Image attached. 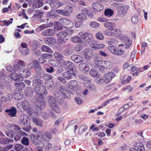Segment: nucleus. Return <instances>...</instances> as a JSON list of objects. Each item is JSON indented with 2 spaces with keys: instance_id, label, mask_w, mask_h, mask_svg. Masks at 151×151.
Returning a JSON list of instances; mask_svg holds the SVG:
<instances>
[{
  "instance_id": "f257e3e1",
  "label": "nucleus",
  "mask_w": 151,
  "mask_h": 151,
  "mask_svg": "<svg viewBox=\"0 0 151 151\" xmlns=\"http://www.w3.org/2000/svg\"><path fill=\"white\" fill-rule=\"evenodd\" d=\"M25 66L24 62L23 61H20L14 65V68L15 71L20 70L19 73L22 75V76L26 78L29 76L31 74L27 69H23Z\"/></svg>"
},
{
  "instance_id": "f03ea898",
  "label": "nucleus",
  "mask_w": 151,
  "mask_h": 151,
  "mask_svg": "<svg viewBox=\"0 0 151 151\" xmlns=\"http://www.w3.org/2000/svg\"><path fill=\"white\" fill-rule=\"evenodd\" d=\"M73 9V7L70 6H68L66 7L64 9H58L56 10V12L58 14L67 17L70 16L69 12H71Z\"/></svg>"
},
{
  "instance_id": "7ed1b4c3",
  "label": "nucleus",
  "mask_w": 151,
  "mask_h": 151,
  "mask_svg": "<svg viewBox=\"0 0 151 151\" xmlns=\"http://www.w3.org/2000/svg\"><path fill=\"white\" fill-rule=\"evenodd\" d=\"M52 137L51 133L49 132H46L44 134L42 132L39 138H41L42 140L47 142H50L52 139Z\"/></svg>"
},
{
  "instance_id": "20e7f679",
  "label": "nucleus",
  "mask_w": 151,
  "mask_h": 151,
  "mask_svg": "<svg viewBox=\"0 0 151 151\" xmlns=\"http://www.w3.org/2000/svg\"><path fill=\"white\" fill-rule=\"evenodd\" d=\"M105 33L108 36H118L120 35L122 32L119 29H106Z\"/></svg>"
},
{
  "instance_id": "39448f33",
  "label": "nucleus",
  "mask_w": 151,
  "mask_h": 151,
  "mask_svg": "<svg viewBox=\"0 0 151 151\" xmlns=\"http://www.w3.org/2000/svg\"><path fill=\"white\" fill-rule=\"evenodd\" d=\"M23 109L27 112L29 114L32 115V111L29 102L26 100H23L22 103Z\"/></svg>"
},
{
  "instance_id": "423d86ee",
  "label": "nucleus",
  "mask_w": 151,
  "mask_h": 151,
  "mask_svg": "<svg viewBox=\"0 0 151 151\" xmlns=\"http://www.w3.org/2000/svg\"><path fill=\"white\" fill-rule=\"evenodd\" d=\"M58 93L60 94V96H62L64 97H66L69 98L70 97V94L68 91L64 86L62 85L60 86L59 88Z\"/></svg>"
},
{
  "instance_id": "0eeeda50",
  "label": "nucleus",
  "mask_w": 151,
  "mask_h": 151,
  "mask_svg": "<svg viewBox=\"0 0 151 151\" xmlns=\"http://www.w3.org/2000/svg\"><path fill=\"white\" fill-rule=\"evenodd\" d=\"M46 2L49 4L51 8H57L63 5L62 2L57 1L56 0H47Z\"/></svg>"
},
{
  "instance_id": "6e6552de",
  "label": "nucleus",
  "mask_w": 151,
  "mask_h": 151,
  "mask_svg": "<svg viewBox=\"0 0 151 151\" xmlns=\"http://www.w3.org/2000/svg\"><path fill=\"white\" fill-rule=\"evenodd\" d=\"M79 35L84 41H87L92 40L93 38V35L89 33L81 32L79 33Z\"/></svg>"
},
{
  "instance_id": "1a4fd4ad",
  "label": "nucleus",
  "mask_w": 151,
  "mask_h": 151,
  "mask_svg": "<svg viewBox=\"0 0 151 151\" xmlns=\"http://www.w3.org/2000/svg\"><path fill=\"white\" fill-rule=\"evenodd\" d=\"M129 151H145L143 144L137 143L135 144L134 147H131Z\"/></svg>"
},
{
  "instance_id": "9d476101",
  "label": "nucleus",
  "mask_w": 151,
  "mask_h": 151,
  "mask_svg": "<svg viewBox=\"0 0 151 151\" xmlns=\"http://www.w3.org/2000/svg\"><path fill=\"white\" fill-rule=\"evenodd\" d=\"M6 128L9 131L12 132H14L21 129L19 127L15 124H9L6 126Z\"/></svg>"
},
{
  "instance_id": "9b49d317",
  "label": "nucleus",
  "mask_w": 151,
  "mask_h": 151,
  "mask_svg": "<svg viewBox=\"0 0 151 151\" xmlns=\"http://www.w3.org/2000/svg\"><path fill=\"white\" fill-rule=\"evenodd\" d=\"M79 86L78 82L75 80H71L66 84V87L70 89L76 90Z\"/></svg>"
},
{
  "instance_id": "f8f14e48",
  "label": "nucleus",
  "mask_w": 151,
  "mask_h": 151,
  "mask_svg": "<svg viewBox=\"0 0 151 151\" xmlns=\"http://www.w3.org/2000/svg\"><path fill=\"white\" fill-rule=\"evenodd\" d=\"M114 73L113 72H110L104 75V81L106 83H108L114 77Z\"/></svg>"
},
{
  "instance_id": "ddd939ff",
  "label": "nucleus",
  "mask_w": 151,
  "mask_h": 151,
  "mask_svg": "<svg viewBox=\"0 0 151 151\" xmlns=\"http://www.w3.org/2000/svg\"><path fill=\"white\" fill-rule=\"evenodd\" d=\"M120 37L124 43L125 44L126 48H128L132 44V40H130L129 37L126 36L121 35Z\"/></svg>"
},
{
  "instance_id": "4468645a",
  "label": "nucleus",
  "mask_w": 151,
  "mask_h": 151,
  "mask_svg": "<svg viewBox=\"0 0 151 151\" xmlns=\"http://www.w3.org/2000/svg\"><path fill=\"white\" fill-rule=\"evenodd\" d=\"M76 73L77 72L68 70L63 73L62 76L64 78L68 80L72 78L73 76H76Z\"/></svg>"
},
{
  "instance_id": "2eb2a0df",
  "label": "nucleus",
  "mask_w": 151,
  "mask_h": 151,
  "mask_svg": "<svg viewBox=\"0 0 151 151\" xmlns=\"http://www.w3.org/2000/svg\"><path fill=\"white\" fill-rule=\"evenodd\" d=\"M67 35L66 32H61L58 34V42L60 45L65 42V38Z\"/></svg>"
},
{
  "instance_id": "dca6fc26",
  "label": "nucleus",
  "mask_w": 151,
  "mask_h": 151,
  "mask_svg": "<svg viewBox=\"0 0 151 151\" xmlns=\"http://www.w3.org/2000/svg\"><path fill=\"white\" fill-rule=\"evenodd\" d=\"M92 7L95 11L99 12L103 9L104 6L99 3L95 2L93 3Z\"/></svg>"
},
{
  "instance_id": "f3484780",
  "label": "nucleus",
  "mask_w": 151,
  "mask_h": 151,
  "mask_svg": "<svg viewBox=\"0 0 151 151\" xmlns=\"http://www.w3.org/2000/svg\"><path fill=\"white\" fill-rule=\"evenodd\" d=\"M43 86L41 84L35 85L34 87V89L36 93L40 97L39 98L41 99L42 97L41 91Z\"/></svg>"
},
{
  "instance_id": "a211bd4d",
  "label": "nucleus",
  "mask_w": 151,
  "mask_h": 151,
  "mask_svg": "<svg viewBox=\"0 0 151 151\" xmlns=\"http://www.w3.org/2000/svg\"><path fill=\"white\" fill-rule=\"evenodd\" d=\"M105 47V45L103 44H98L96 42L92 43L90 45V47L94 50L102 49Z\"/></svg>"
},
{
  "instance_id": "6ab92c4d",
  "label": "nucleus",
  "mask_w": 151,
  "mask_h": 151,
  "mask_svg": "<svg viewBox=\"0 0 151 151\" xmlns=\"http://www.w3.org/2000/svg\"><path fill=\"white\" fill-rule=\"evenodd\" d=\"M82 13H80L78 15H77V18L78 19L83 20H85L87 19V17L85 14V13L88 14V11L86 9H83L82 10Z\"/></svg>"
},
{
  "instance_id": "aec40b11",
  "label": "nucleus",
  "mask_w": 151,
  "mask_h": 151,
  "mask_svg": "<svg viewBox=\"0 0 151 151\" xmlns=\"http://www.w3.org/2000/svg\"><path fill=\"white\" fill-rule=\"evenodd\" d=\"M103 61H101L99 59L94 60L93 63L94 64V68L100 70V68L103 67Z\"/></svg>"
},
{
  "instance_id": "412c9836",
  "label": "nucleus",
  "mask_w": 151,
  "mask_h": 151,
  "mask_svg": "<svg viewBox=\"0 0 151 151\" xmlns=\"http://www.w3.org/2000/svg\"><path fill=\"white\" fill-rule=\"evenodd\" d=\"M27 116L24 114H22L21 116L19 119L20 124L22 126H26L27 125Z\"/></svg>"
},
{
  "instance_id": "4be33fe9",
  "label": "nucleus",
  "mask_w": 151,
  "mask_h": 151,
  "mask_svg": "<svg viewBox=\"0 0 151 151\" xmlns=\"http://www.w3.org/2000/svg\"><path fill=\"white\" fill-rule=\"evenodd\" d=\"M80 69L84 73H86L88 72L89 70V68L88 64L84 63H81L79 65Z\"/></svg>"
},
{
  "instance_id": "5701e85b",
  "label": "nucleus",
  "mask_w": 151,
  "mask_h": 151,
  "mask_svg": "<svg viewBox=\"0 0 151 151\" xmlns=\"http://www.w3.org/2000/svg\"><path fill=\"white\" fill-rule=\"evenodd\" d=\"M129 6L128 5H124V6H120V11H119V16L121 17H123L126 13L127 11L128 10Z\"/></svg>"
},
{
  "instance_id": "b1692460",
  "label": "nucleus",
  "mask_w": 151,
  "mask_h": 151,
  "mask_svg": "<svg viewBox=\"0 0 151 151\" xmlns=\"http://www.w3.org/2000/svg\"><path fill=\"white\" fill-rule=\"evenodd\" d=\"M55 33V30L53 29H46L42 32L43 35L45 36L53 35Z\"/></svg>"
},
{
  "instance_id": "393cba45",
  "label": "nucleus",
  "mask_w": 151,
  "mask_h": 151,
  "mask_svg": "<svg viewBox=\"0 0 151 151\" xmlns=\"http://www.w3.org/2000/svg\"><path fill=\"white\" fill-rule=\"evenodd\" d=\"M71 60L76 63H79L83 61V57L79 55H73L71 57Z\"/></svg>"
},
{
  "instance_id": "a878e982",
  "label": "nucleus",
  "mask_w": 151,
  "mask_h": 151,
  "mask_svg": "<svg viewBox=\"0 0 151 151\" xmlns=\"http://www.w3.org/2000/svg\"><path fill=\"white\" fill-rule=\"evenodd\" d=\"M5 112L7 113L11 117H14L17 113L16 109L13 107L10 109H6Z\"/></svg>"
},
{
  "instance_id": "bb28decb",
  "label": "nucleus",
  "mask_w": 151,
  "mask_h": 151,
  "mask_svg": "<svg viewBox=\"0 0 151 151\" xmlns=\"http://www.w3.org/2000/svg\"><path fill=\"white\" fill-rule=\"evenodd\" d=\"M43 4L41 1L40 0H34L33 4L34 8H38L41 7Z\"/></svg>"
},
{
  "instance_id": "cd10ccee",
  "label": "nucleus",
  "mask_w": 151,
  "mask_h": 151,
  "mask_svg": "<svg viewBox=\"0 0 151 151\" xmlns=\"http://www.w3.org/2000/svg\"><path fill=\"white\" fill-rule=\"evenodd\" d=\"M10 77L13 80L16 81H20L22 80V78L17 73L11 74Z\"/></svg>"
},
{
  "instance_id": "c85d7f7f",
  "label": "nucleus",
  "mask_w": 151,
  "mask_h": 151,
  "mask_svg": "<svg viewBox=\"0 0 151 151\" xmlns=\"http://www.w3.org/2000/svg\"><path fill=\"white\" fill-rule=\"evenodd\" d=\"M32 120L36 125L40 127L43 126V121L42 120L37 118L34 117L32 119Z\"/></svg>"
},
{
  "instance_id": "c756f323",
  "label": "nucleus",
  "mask_w": 151,
  "mask_h": 151,
  "mask_svg": "<svg viewBox=\"0 0 151 151\" xmlns=\"http://www.w3.org/2000/svg\"><path fill=\"white\" fill-rule=\"evenodd\" d=\"M111 62L109 61H103V67L104 68L109 69L112 66Z\"/></svg>"
},
{
  "instance_id": "7c9ffc66",
  "label": "nucleus",
  "mask_w": 151,
  "mask_h": 151,
  "mask_svg": "<svg viewBox=\"0 0 151 151\" xmlns=\"http://www.w3.org/2000/svg\"><path fill=\"white\" fill-rule=\"evenodd\" d=\"M52 106H50V108L53 110L55 111L56 113H59L60 112V109L58 106L56 102H55L51 105Z\"/></svg>"
},
{
  "instance_id": "2f4dec72",
  "label": "nucleus",
  "mask_w": 151,
  "mask_h": 151,
  "mask_svg": "<svg viewBox=\"0 0 151 151\" xmlns=\"http://www.w3.org/2000/svg\"><path fill=\"white\" fill-rule=\"evenodd\" d=\"M125 77L126 76L123 75L121 78L122 80L121 82L123 84L128 83L131 79V77L130 76H128L126 78H125Z\"/></svg>"
},
{
  "instance_id": "473e14b6",
  "label": "nucleus",
  "mask_w": 151,
  "mask_h": 151,
  "mask_svg": "<svg viewBox=\"0 0 151 151\" xmlns=\"http://www.w3.org/2000/svg\"><path fill=\"white\" fill-rule=\"evenodd\" d=\"M43 81L39 78H35L32 81L33 86L35 85L41 84L43 83Z\"/></svg>"
},
{
  "instance_id": "72a5a7b5",
  "label": "nucleus",
  "mask_w": 151,
  "mask_h": 151,
  "mask_svg": "<svg viewBox=\"0 0 151 151\" xmlns=\"http://www.w3.org/2000/svg\"><path fill=\"white\" fill-rule=\"evenodd\" d=\"M45 41L47 44L52 45L54 44L56 42V40L51 37L46 38L45 39Z\"/></svg>"
},
{
  "instance_id": "f704fd0d",
  "label": "nucleus",
  "mask_w": 151,
  "mask_h": 151,
  "mask_svg": "<svg viewBox=\"0 0 151 151\" xmlns=\"http://www.w3.org/2000/svg\"><path fill=\"white\" fill-rule=\"evenodd\" d=\"M47 16L51 19H54L57 17V15L55 14L54 11H51L48 12L46 13Z\"/></svg>"
},
{
  "instance_id": "c9c22d12",
  "label": "nucleus",
  "mask_w": 151,
  "mask_h": 151,
  "mask_svg": "<svg viewBox=\"0 0 151 151\" xmlns=\"http://www.w3.org/2000/svg\"><path fill=\"white\" fill-rule=\"evenodd\" d=\"M67 69H69L68 71L77 72L76 67L70 61L68 63Z\"/></svg>"
},
{
  "instance_id": "e433bc0d",
  "label": "nucleus",
  "mask_w": 151,
  "mask_h": 151,
  "mask_svg": "<svg viewBox=\"0 0 151 151\" xmlns=\"http://www.w3.org/2000/svg\"><path fill=\"white\" fill-rule=\"evenodd\" d=\"M30 140L32 143L33 144L36 145L38 143V138L35 135H32L30 136Z\"/></svg>"
},
{
  "instance_id": "4c0bfd02",
  "label": "nucleus",
  "mask_w": 151,
  "mask_h": 151,
  "mask_svg": "<svg viewBox=\"0 0 151 151\" xmlns=\"http://www.w3.org/2000/svg\"><path fill=\"white\" fill-rule=\"evenodd\" d=\"M16 86L17 89L19 91L24 89L25 87V84L23 82L16 83Z\"/></svg>"
},
{
  "instance_id": "58836bf2",
  "label": "nucleus",
  "mask_w": 151,
  "mask_h": 151,
  "mask_svg": "<svg viewBox=\"0 0 151 151\" xmlns=\"http://www.w3.org/2000/svg\"><path fill=\"white\" fill-rule=\"evenodd\" d=\"M47 101L49 104V106H52L51 105L54 103L56 102L55 100L54 99L53 97L52 96H49L47 98Z\"/></svg>"
},
{
  "instance_id": "ea45409f",
  "label": "nucleus",
  "mask_w": 151,
  "mask_h": 151,
  "mask_svg": "<svg viewBox=\"0 0 151 151\" xmlns=\"http://www.w3.org/2000/svg\"><path fill=\"white\" fill-rule=\"evenodd\" d=\"M114 13V11L110 9H107L104 12V14L106 16L110 17L112 16Z\"/></svg>"
},
{
  "instance_id": "a19ab883",
  "label": "nucleus",
  "mask_w": 151,
  "mask_h": 151,
  "mask_svg": "<svg viewBox=\"0 0 151 151\" xmlns=\"http://www.w3.org/2000/svg\"><path fill=\"white\" fill-rule=\"evenodd\" d=\"M23 97V95L20 91H17L14 94V98L17 100H20Z\"/></svg>"
},
{
  "instance_id": "79ce46f5",
  "label": "nucleus",
  "mask_w": 151,
  "mask_h": 151,
  "mask_svg": "<svg viewBox=\"0 0 151 151\" xmlns=\"http://www.w3.org/2000/svg\"><path fill=\"white\" fill-rule=\"evenodd\" d=\"M54 55L55 58L58 60H63L64 58V57L62 54L58 52H55L54 53Z\"/></svg>"
},
{
  "instance_id": "37998d69",
  "label": "nucleus",
  "mask_w": 151,
  "mask_h": 151,
  "mask_svg": "<svg viewBox=\"0 0 151 151\" xmlns=\"http://www.w3.org/2000/svg\"><path fill=\"white\" fill-rule=\"evenodd\" d=\"M104 26L106 27L109 28H115L116 27V24L113 22H106L104 24Z\"/></svg>"
},
{
  "instance_id": "c03bdc74",
  "label": "nucleus",
  "mask_w": 151,
  "mask_h": 151,
  "mask_svg": "<svg viewBox=\"0 0 151 151\" xmlns=\"http://www.w3.org/2000/svg\"><path fill=\"white\" fill-rule=\"evenodd\" d=\"M42 50L43 52L52 53L53 52L52 50L48 47L45 45H43L42 47Z\"/></svg>"
},
{
  "instance_id": "a18cd8bd",
  "label": "nucleus",
  "mask_w": 151,
  "mask_h": 151,
  "mask_svg": "<svg viewBox=\"0 0 151 151\" xmlns=\"http://www.w3.org/2000/svg\"><path fill=\"white\" fill-rule=\"evenodd\" d=\"M21 142L22 144L26 146H28L29 145V139L26 137H23L21 140Z\"/></svg>"
},
{
  "instance_id": "49530a36",
  "label": "nucleus",
  "mask_w": 151,
  "mask_h": 151,
  "mask_svg": "<svg viewBox=\"0 0 151 151\" xmlns=\"http://www.w3.org/2000/svg\"><path fill=\"white\" fill-rule=\"evenodd\" d=\"M19 50L21 53L24 55H28L29 53V50L27 47L19 48Z\"/></svg>"
},
{
  "instance_id": "de8ad7c7",
  "label": "nucleus",
  "mask_w": 151,
  "mask_h": 151,
  "mask_svg": "<svg viewBox=\"0 0 151 151\" xmlns=\"http://www.w3.org/2000/svg\"><path fill=\"white\" fill-rule=\"evenodd\" d=\"M131 20L133 24H136L138 21V15L137 14L133 15L131 18Z\"/></svg>"
},
{
  "instance_id": "09e8293b",
  "label": "nucleus",
  "mask_w": 151,
  "mask_h": 151,
  "mask_svg": "<svg viewBox=\"0 0 151 151\" xmlns=\"http://www.w3.org/2000/svg\"><path fill=\"white\" fill-rule=\"evenodd\" d=\"M124 52V50L122 49H115L114 54L117 55H121Z\"/></svg>"
},
{
  "instance_id": "8fccbe9b",
  "label": "nucleus",
  "mask_w": 151,
  "mask_h": 151,
  "mask_svg": "<svg viewBox=\"0 0 151 151\" xmlns=\"http://www.w3.org/2000/svg\"><path fill=\"white\" fill-rule=\"evenodd\" d=\"M87 129L86 125L85 124H83L80 127L78 130L80 134H81L84 131H86Z\"/></svg>"
},
{
  "instance_id": "3c124183",
  "label": "nucleus",
  "mask_w": 151,
  "mask_h": 151,
  "mask_svg": "<svg viewBox=\"0 0 151 151\" xmlns=\"http://www.w3.org/2000/svg\"><path fill=\"white\" fill-rule=\"evenodd\" d=\"M35 108L33 109V110L34 112L38 114H39L41 112V110H42V108H41V107L39 106L35 105Z\"/></svg>"
},
{
  "instance_id": "603ef678",
  "label": "nucleus",
  "mask_w": 151,
  "mask_h": 151,
  "mask_svg": "<svg viewBox=\"0 0 151 151\" xmlns=\"http://www.w3.org/2000/svg\"><path fill=\"white\" fill-rule=\"evenodd\" d=\"M9 142H10V141L7 138H0V143L2 144H6Z\"/></svg>"
},
{
  "instance_id": "864d4df0",
  "label": "nucleus",
  "mask_w": 151,
  "mask_h": 151,
  "mask_svg": "<svg viewBox=\"0 0 151 151\" xmlns=\"http://www.w3.org/2000/svg\"><path fill=\"white\" fill-rule=\"evenodd\" d=\"M24 148V146L21 144H18L14 146V149L17 151L21 150Z\"/></svg>"
},
{
  "instance_id": "5fc2aeb1",
  "label": "nucleus",
  "mask_w": 151,
  "mask_h": 151,
  "mask_svg": "<svg viewBox=\"0 0 151 151\" xmlns=\"http://www.w3.org/2000/svg\"><path fill=\"white\" fill-rule=\"evenodd\" d=\"M90 75L92 77H97L98 76V73L94 69H91L89 72Z\"/></svg>"
},
{
  "instance_id": "6e6d98bb",
  "label": "nucleus",
  "mask_w": 151,
  "mask_h": 151,
  "mask_svg": "<svg viewBox=\"0 0 151 151\" xmlns=\"http://www.w3.org/2000/svg\"><path fill=\"white\" fill-rule=\"evenodd\" d=\"M71 40L72 42L75 43H81L82 41L81 39L78 36H75L72 38Z\"/></svg>"
},
{
  "instance_id": "4d7b16f0",
  "label": "nucleus",
  "mask_w": 151,
  "mask_h": 151,
  "mask_svg": "<svg viewBox=\"0 0 151 151\" xmlns=\"http://www.w3.org/2000/svg\"><path fill=\"white\" fill-rule=\"evenodd\" d=\"M69 20L66 18H62L59 19V21L60 23H62L65 25V27L66 26L67 23L69 22Z\"/></svg>"
},
{
  "instance_id": "13d9d810",
  "label": "nucleus",
  "mask_w": 151,
  "mask_h": 151,
  "mask_svg": "<svg viewBox=\"0 0 151 151\" xmlns=\"http://www.w3.org/2000/svg\"><path fill=\"white\" fill-rule=\"evenodd\" d=\"M73 52V50L71 47H68L63 52L66 55L71 54Z\"/></svg>"
},
{
  "instance_id": "bf43d9fd",
  "label": "nucleus",
  "mask_w": 151,
  "mask_h": 151,
  "mask_svg": "<svg viewBox=\"0 0 151 151\" xmlns=\"http://www.w3.org/2000/svg\"><path fill=\"white\" fill-rule=\"evenodd\" d=\"M70 62L69 61H63L62 62L60 61L61 65L64 68L66 69H67L68 66V63Z\"/></svg>"
},
{
  "instance_id": "052dcab7",
  "label": "nucleus",
  "mask_w": 151,
  "mask_h": 151,
  "mask_svg": "<svg viewBox=\"0 0 151 151\" xmlns=\"http://www.w3.org/2000/svg\"><path fill=\"white\" fill-rule=\"evenodd\" d=\"M54 28H62L60 22L56 21L54 22Z\"/></svg>"
},
{
  "instance_id": "680f3d73",
  "label": "nucleus",
  "mask_w": 151,
  "mask_h": 151,
  "mask_svg": "<svg viewBox=\"0 0 151 151\" xmlns=\"http://www.w3.org/2000/svg\"><path fill=\"white\" fill-rule=\"evenodd\" d=\"M96 37L97 39L99 40H102L104 39V37L102 34L100 32H98L96 34Z\"/></svg>"
},
{
  "instance_id": "e2e57ef3",
  "label": "nucleus",
  "mask_w": 151,
  "mask_h": 151,
  "mask_svg": "<svg viewBox=\"0 0 151 151\" xmlns=\"http://www.w3.org/2000/svg\"><path fill=\"white\" fill-rule=\"evenodd\" d=\"M90 26L92 28H97L99 27V24L96 22H92L90 24Z\"/></svg>"
},
{
  "instance_id": "0e129e2a",
  "label": "nucleus",
  "mask_w": 151,
  "mask_h": 151,
  "mask_svg": "<svg viewBox=\"0 0 151 151\" xmlns=\"http://www.w3.org/2000/svg\"><path fill=\"white\" fill-rule=\"evenodd\" d=\"M66 25V26L65 27V28H71L74 26V23L69 20V22L67 23Z\"/></svg>"
},
{
  "instance_id": "69168bd1",
  "label": "nucleus",
  "mask_w": 151,
  "mask_h": 151,
  "mask_svg": "<svg viewBox=\"0 0 151 151\" xmlns=\"http://www.w3.org/2000/svg\"><path fill=\"white\" fill-rule=\"evenodd\" d=\"M9 95H8L7 97L5 96L2 97L1 99V101L3 102H8L10 101V100L9 98Z\"/></svg>"
},
{
  "instance_id": "338daca9",
  "label": "nucleus",
  "mask_w": 151,
  "mask_h": 151,
  "mask_svg": "<svg viewBox=\"0 0 151 151\" xmlns=\"http://www.w3.org/2000/svg\"><path fill=\"white\" fill-rule=\"evenodd\" d=\"M43 78L45 80H48L52 78V76L47 74H45L43 75Z\"/></svg>"
},
{
  "instance_id": "774afa93",
  "label": "nucleus",
  "mask_w": 151,
  "mask_h": 151,
  "mask_svg": "<svg viewBox=\"0 0 151 151\" xmlns=\"http://www.w3.org/2000/svg\"><path fill=\"white\" fill-rule=\"evenodd\" d=\"M95 81L96 82L99 84H101L103 82H104V79H102L99 77L96 78L95 79Z\"/></svg>"
}]
</instances>
